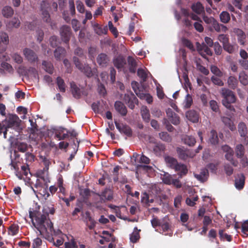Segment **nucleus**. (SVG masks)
I'll return each instance as SVG.
<instances>
[{"label": "nucleus", "mask_w": 248, "mask_h": 248, "mask_svg": "<svg viewBox=\"0 0 248 248\" xmlns=\"http://www.w3.org/2000/svg\"><path fill=\"white\" fill-rule=\"evenodd\" d=\"M221 94L223 97L222 104L231 111H234V107L231 105L236 101V96L234 93L229 89L223 88L221 89Z\"/></svg>", "instance_id": "nucleus-1"}, {"label": "nucleus", "mask_w": 248, "mask_h": 248, "mask_svg": "<svg viewBox=\"0 0 248 248\" xmlns=\"http://www.w3.org/2000/svg\"><path fill=\"white\" fill-rule=\"evenodd\" d=\"M73 60L76 67L87 77L91 78L94 76L95 71H96V69H92L88 64H83L79 59L76 56L73 58Z\"/></svg>", "instance_id": "nucleus-2"}, {"label": "nucleus", "mask_w": 248, "mask_h": 248, "mask_svg": "<svg viewBox=\"0 0 248 248\" xmlns=\"http://www.w3.org/2000/svg\"><path fill=\"white\" fill-rule=\"evenodd\" d=\"M123 101L131 109H133L135 108V104H138V100L137 98L132 92H129L124 94L123 97Z\"/></svg>", "instance_id": "nucleus-3"}, {"label": "nucleus", "mask_w": 248, "mask_h": 248, "mask_svg": "<svg viewBox=\"0 0 248 248\" xmlns=\"http://www.w3.org/2000/svg\"><path fill=\"white\" fill-rule=\"evenodd\" d=\"M62 40L66 44H68L71 38L72 31L70 26L63 25L60 29Z\"/></svg>", "instance_id": "nucleus-4"}, {"label": "nucleus", "mask_w": 248, "mask_h": 248, "mask_svg": "<svg viewBox=\"0 0 248 248\" xmlns=\"http://www.w3.org/2000/svg\"><path fill=\"white\" fill-rule=\"evenodd\" d=\"M221 149L223 152L226 153L225 155L226 159L229 161L234 166H237L238 162L235 161L233 158L234 154L233 149L228 145H223Z\"/></svg>", "instance_id": "nucleus-5"}, {"label": "nucleus", "mask_w": 248, "mask_h": 248, "mask_svg": "<svg viewBox=\"0 0 248 248\" xmlns=\"http://www.w3.org/2000/svg\"><path fill=\"white\" fill-rule=\"evenodd\" d=\"M23 52L26 60L31 63L37 62L39 61L37 55L33 50L25 48L23 49Z\"/></svg>", "instance_id": "nucleus-6"}, {"label": "nucleus", "mask_w": 248, "mask_h": 248, "mask_svg": "<svg viewBox=\"0 0 248 248\" xmlns=\"http://www.w3.org/2000/svg\"><path fill=\"white\" fill-rule=\"evenodd\" d=\"M47 216L48 215L43 214L41 215L40 217H37L36 219L38 225L39 226L37 229L41 234L44 233V231L47 230L46 224L48 220H47Z\"/></svg>", "instance_id": "nucleus-7"}, {"label": "nucleus", "mask_w": 248, "mask_h": 248, "mask_svg": "<svg viewBox=\"0 0 248 248\" xmlns=\"http://www.w3.org/2000/svg\"><path fill=\"white\" fill-rule=\"evenodd\" d=\"M21 120L16 114L9 115L7 120V127L16 128L19 126Z\"/></svg>", "instance_id": "nucleus-8"}, {"label": "nucleus", "mask_w": 248, "mask_h": 248, "mask_svg": "<svg viewBox=\"0 0 248 248\" xmlns=\"http://www.w3.org/2000/svg\"><path fill=\"white\" fill-rule=\"evenodd\" d=\"M115 124L120 133H123L129 137L132 136V131L129 126L123 124H119L116 121L115 122Z\"/></svg>", "instance_id": "nucleus-9"}, {"label": "nucleus", "mask_w": 248, "mask_h": 248, "mask_svg": "<svg viewBox=\"0 0 248 248\" xmlns=\"http://www.w3.org/2000/svg\"><path fill=\"white\" fill-rule=\"evenodd\" d=\"M109 58L105 53H100L96 58V62L100 67H106L109 62Z\"/></svg>", "instance_id": "nucleus-10"}, {"label": "nucleus", "mask_w": 248, "mask_h": 248, "mask_svg": "<svg viewBox=\"0 0 248 248\" xmlns=\"http://www.w3.org/2000/svg\"><path fill=\"white\" fill-rule=\"evenodd\" d=\"M233 32L237 36L238 42L242 46L246 44V35L245 32L239 28H234Z\"/></svg>", "instance_id": "nucleus-11"}, {"label": "nucleus", "mask_w": 248, "mask_h": 248, "mask_svg": "<svg viewBox=\"0 0 248 248\" xmlns=\"http://www.w3.org/2000/svg\"><path fill=\"white\" fill-rule=\"evenodd\" d=\"M48 8V4L45 1H43L41 4L42 18L45 22L50 23L51 19L50 18V15L47 9Z\"/></svg>", "instance_id": "nucleus-12"}, {"label": "nucleus", "mask_w": 248, "mask_h": 248, "mask_svg": "<svg viewBox=\"0 0 248 248\" xmlns=\"http://www.w3.org/2000/svg\"><path fill=\"white\" fill-rule=\"evenodd\" d=\"M86 222V225L89 230H92L94 229L96 226V222L91 217L89 211H86L85 213V220Z\"/></svg>", "instance_id": "nucleus-13"}, {"label": "nucleus", "mask_w": 248, "mask_h": 248, "mask_svg": "<svg viewBox=\"0 0 248 248\" xmlns=\"http://www.w3.org/2000/svg\"><path fill=\"white\" fill-rule=\"evenodd\" d=\"M9 43V37L5 32H2L0 36V51L4 52L6 50V46Z\"/></svg>", "instance_id": "nucleus-14"}, {"label": "nucleus", "mask_w": 248, "mask_h": 248, "mask_svg": "<svg viewBox=\"0 0 248 248\" xmlns=\"http://www.w3.org/2000/svg\"><path fill=\"white\" fill-rule=\"evenodd\" d=\"M114 108L122 116L126 115L127 110L126 107L121 101H117L115 102Z\"/></svg>", "instance_id": "nucleus-15"}, {"label": "nucleus", "mask_w": 248, "mask_h": 248, "mask_svg": "<svg viewBox=\"0 0 248 248\" xmlns=\"http://www.w3.org/2000/svg\"><path fill=\"white\" fill-rule=\"evenodd\" d=\"M213 22L211 24L212 28L217 32H226L228 29V28L221 24L218 23L215 19H211Z\"/></svg>", "instance_id": "nucleus-16"}, {"label": "nucleus", "mask_w": 248, "mask_h": 248, "mask_svg": "<svg viewBox=\"0 0 248 248\" xmlns=\"http://www.w3.org/2000/svg\"><path fill=\"white\" fill-rule=\"evenodd\" d=\"M70 87L73 97L76 99L80 98L83 93L75 82H70Z\"/></svg>", "instance_id": "nucleus-17"}, {"label": "nucleus", "mask_w": 248, "mask_h": 248, "mask_svg": "<svg viewBox=\"0 0 248 248\" xmlns=\"http://www.w3.org/2000/svg\"><path fill=\"white\" fill-rule=\"evenodd\" d=\"M245 177L243 174H238L235 180V186L238 190L243 188L245 185Z\"/></svg>", "instance_id": "nucleus-18"}, {"label": "nucleus", "mask_w": 248, "mask_h": 248, "mask_svg": "<svg viewBox=\"0 0 248 248\" xmlns=\"http://www.w3.org/2000/svg\"><path fill=\"white\" fill-rule=\"evenodd\" d=\"M174 169L176 171L179 172V178H182L183 176L186 175L188 172V170L186 165L182 163H178Z\"/></svg>", "instance_id": "nucleus-19"}, {"label": "nucleus", "mask_w": 248, "mask_h": 248, "mask_svg": "<svg viewBox=\"0 0 248 248\" xmlns=\"http://www.w3.org/2000/svg\"><path fill=\"white\" fill-rule=\"evenodd\" d=\"M186 117L188 120L193 123H197L199 121V115L194 110H190L186 112Z\"/></svg>", "instance_id": "nucleus-20"}, {"label": "nucleus", "mask_w": 248, "mask_h": 248, "mask_svg": "<svg viewBox=\"0 0 248 248\" xmlns=\"http://www.w3.org/2000/svg\"><path fill=\"white\" fill-rule=\"evenodd\" d=\"M113 64L118 69H121L126 64L124 58L122 56H118L113 60Z\"/></svg>", "instance_id": "nucleus-21"}, {"label": "nucleus", "mask_w": 248, "mask_h": 248, "mask_svg": "<svg viewBox=\"0 0 248 248\" xmlns=\"http://www.w3.org/2000/svg\"><path fill=\"white\" fill-rule=\"evenodd\" d=\"M176 152L179 157L182 160H186L187 158L190 157L189 151L184 149L183 148L177 147Z\"/></svg>", "instance_id": "nucleus-22"}, {"label": "nucleus", "mask_w": 248, "mask_h": 248, "mask_svg": "<svg viewBox=\"0 0 248 248\" xmlns=\"http://www.w3.org/2000/svg\"><path fill=\"white\" fill-rule=\"evenodd\" d=\"M194 176L197 180L204 182L207 180L208 176V170L206 169H202L200 174H194Z\"/></svg>", "instance_id": "nucleus-23"}, {"label": "nucleus", "mask_w": 248, "mask_h": 248, "mask_svg": "<svg viewBox=\"0 0 248 248\" xmlns=\"http://www.w3.org/2000/svg\"><path fill=\"white\" fill-rule=\"evenodd\" d=\"M238 131L241 137L246 139L248 134V128L246 124L244 122H240L238 125Z\"/></svg>", "instance_id": "nucleus-24"}, {"label": "nucleus", "mask_w": 248, "mask_h": 248, "mask_svg": "<svg viewBox=\"0 0 248 248\" xmlns=\"http://www.w3.org/2000/svg\"><path fill=\"white\" fill-rule=\"evenodd\" d=\"M165 161L167 166L172 169H174L178 163L176 158L169 155L165 157Z\"/></svg>", "instance_id": "nucleus-25"}, {"label": "nucleus", "mask_w": 248, "mask_h": 248, "mask_svg": "<svg viewBox=\"0 0 248 248\" xmlns=\"http://www.w3.org/2000/svg\"><path fill=\"white\" fill-rule=\"evenodd\" d=\"M222 47L224 50L229 54L234 53L238 48L237 45L231 44L230 42L224 45Z\"/></svg>", "instance_id": "nucleus-26"}, {"label": "nucleus", "mask_w": 248, "mask_h": 248, "mask_svg": "<svg viewBox=\"0 0 248 248\" xmlns=\"http://www.w3.org/2000/svg\"><path fill=\"white\" fill-rule=\"evenodd\" d=\"M94 30L95 33L99 35L106 34L108 31L107 26L102 27L98 24L94 25Z\"/></svg>", "instance_id": "nucleus-27"}, {"label": "nucleus", "mask_w": 248, "mask_h": 248, "mask_svg": "<svg viewBox=\"0 0 248 248\" xmlns=\"http://www.w3.org/2000/svg\"><path fill=\"white\" fill-rule=\"evenodd\" d=\"M128 63L129 66V71L131 73H135L137 68V62L132 57L128 56L127 58Z\"/></svg>", "instance_id": "nucleus-28"}, {"label": "nucleus", "mask_w": 248, "mask_h": 248, "mask_svg": "<svg viewBox=\"0 0 248 248\" xmlns=\"http://www.w3.org/2000/svg\"><path fill=\"white\" fill-rule=\"evenodd\" d=\"M184 143L189 146H193L195 145L196 141L195 138L191 136L186 135L182 138Z\"/></svg>", "instance_id": "nucleus-29"}, {"label": "nucleus", "mask_w": 248, "mask_h": 248, "mask_svg": "<svg viewBox=\"0 0 248 248\" xmlns=\"http://www.w3.org/2000/svg\"><path fill=\"white\" fill-rule=\"evenodd\" d=\"M14 10L9 6H5L2 9V14L6 18L11 17L14 15Z\"/></svg>", "instance_id": "nucleus-30"}, {"label": "nucleus", "mask_w": 248, "mask_h": 248, "mask_svg": "<svg viewBox=\"0 0 248 248\" xmlns=\"http://www.w3.org/2000/svg\"><path fill=\"white\" fill-rule=\"evenodd\" d=\"M140 230H138L137 227L134 228V232L130 236V240L131 242L136 243L138 242L140 238Z\"/></svg>", "instance_id": "nucleus-31"}, {"label": "nucleus", "mask_w": 248, "mask_h": 248, "mask_svg": "<svg viewBox=\"0 0 248 248\" xmlns=\"http://www.w3.org/2000/svg\"><path fill=\"white\" fill-rule=\"evenodd\" d=\"M238 80L237 78L233 76H230L227 80V84L229 88L232 89H235L238 85Z\"/></svg>", "instance_id": "nucleus-32"}, {"label": "nucleus", "mask_w": 248, "mask_h": 248, "mask_svg": "<svg viewBox=\"0 0 248 248\" xmlns=\"http://www.w3.org/2000/svg\"><path fill=\"white\" fill-rule=\"evenodd\" d=\"M141 115L144 121L148 123L150 120L149 110L146 107H142L141 109Z\"/></svg>", "instance_id": "nucleus-33"}, {"label": "nucleus", "mask_w": 248, "mask_h": 248, "mask_svg": "<svg viewBox=\"0 0 248 248\" xmlns=\"http://www.w3.org/2000/svg\"><path fill=\"white\" fill-rule=\"evenodd\" d=\"M43 68L49 74H52L54 70L53 65L51 62L43 61L42 62Z\"/></svg>", "instance_id": "nucleus-34"}, {"label": "nucleus", "mask_w": 248, "mask_h": 248, "mask_svg": "<svg viewBox=\"0 0 248 248\" xmlns=\"http://www.w3.org/2000/svg\"><path fill=\"white\" fill-rule=\"evenodd\" d=\"M219 18L221 22L226 24L230 21L231 16L228 12L222 11L219 15Z\"/></svg>", "instance_id": "nucleus-35"}, {"label": "nucleus", "mask_w": 248, "mask_h": 248, "mask_svg": "<svg viewBox=\"0 0 248 248\" xmlns=\"http://www.w3.org/2000/svg\"><path fill=\"white\" fill-rule=\"evenodd\" d=\"M223 123L227 126L231 131H234L235 129V126L232 121L228 117H223L222 118Z\"/></svg>", "instance_id": "nucleus-36"}, {"label": "nucleus", "mask_w": 248, "mask_h": 248, "mask_svg": "<svg viewBox=\"0 0 248 248\" xmlns=\"http://www.w3.org/2000/svg\"><path fill=\"white\" fill-rule=\"evenodd\" d=\"M56 83L61 92H65L66 85L64 81V80L61 77H58L57 78Z\"/></svg>", "instance_id": "nucleus-37"}, {"label": "nucleus", "mask_w": 248, "mask_h": 248, "mask_svg": "<svg viewBox=\"0 0 248 248\" xmlns=\"http://www.w3.org/2000/svg\"><path fill=\"white\" fill-rule=\"evenodd\" d=\"M20 22L18 18H14L10 20L6 25L7 28L8 29H12L13 28H17L20 26Z\"/></svg>", "instance_id": "nucleus-38"}, {"label": "nucleus", "mask_w": 248, "mask_h": 248, "mask_svg": "<svg viewBox=\"0 0 248 248\" xmlns=\"http://www.w3.org/2000/svg\"><path fill=\"white\" fill-rule=\"evenodd\" d=\"M103 236H100L102 238L104 239L106 242H108L110 241L114 242L115 240V237L108 231H103L102 232Z\"/></svg>", "instance_id": "nucleus-39"}, {"label": "nucleus", "mask_w": 248, "mask_h": 248, "mask_svg": "<svg viewBox=\"0 0 248 248\" xmlns=\"http://www.w3.org/2000/svg\"><path fill=\"white\" fill-rule=\"evenodd\" d=\"M235 150L236 155L238 158H241L244 156L245 154V148L242 144H239L237 145Z\"/></svg>", "instance_id": "nucleus-40"}, {"label": "nucleus", "mask_w": 248, "mask_h": 248, "mask_svg": "<svg viewBox=\"0 0 248 248\" xmlns=\"http://www.w3.org/2000/svg\"><path fill=\"white\" fill-rule=\"evenodd\" d=\"M1 67L2 68L0 69V73H2L4 70H6L8 73H12L14 71L13 67L9 63L6 62H2L1 63Z\"/></svg>", "instance_id": "nucleus-41"}, {"label": "nucleus", "mask_w": 248, "mask_h": 248, "mask_svg": "<svg viewBox=\"0 0 248 248\" xmlns=\"http://www.w3.org/2000/svg\"><path fill=\"white\" fill-rule=\"evenodd\" d=\"M209 141L211 144L216 145L218 143V138L217 132L215 130H212L210 132Z\"/></svg>", "instance_id": "nucleus-42"}, {"label": "nucleus", "mask_w": 248, "mask_h": 248, "mask_svg": "<svg viewBox=\"0 0 248 248\" xmlns=\"http://www.w3.org/2000/svg\"><path fill=\"white\" fill-rule=\"evenodd\" d=\"M65 53V49L61 46L57 47L54 52L55 57L57 60H60L61 58L64 55Z\"/></svg>", "instance_id": "nucleus-43"}, {"label": "nucleus", "mask_w": 248, "mask_h": 248, "mask_svg": "<svg viewBox=\"0 0 248 248\" xmlns=\"http://www.w3.org/2000/svg\"><path fill=\"white\" fill-rule=\"evenodd\" d=\"M47 230L46 231H44V232H47L48 233H50L51 234L57 235V233L55 231L54 229L53 225L52 222L48 219L46 224Z\"/></svg>", "instance_id": "nucleus-44"}, {"label": "nucleus", "mask_w": 248, "mask_h": 248, "mask_svg": "<svg viewBox=\"0 0 248 248\" xmlns=\"http://www.w3.org/2000/svg\"><path fill=\"white\" fill-rule=\"evenodd\" d=\"M239 79L240 83L244 86L248 84V75L244 71H242L239 73Z\"/></svg>", "instance_id": "nucleus-45"}, {"label": "nucleus", "mask_w": 248, "mask_h": 248, "mask_svg": "<svg viewBox=\"0 0 248 248\" xmlns=\"http://www.w3.org/2000/svg\"><path fill=\"white\" fill-rule=\"evenodd\" d=\"M44 186L43 182L39 179H37L36 183L33 184V186H31V188L35 194H37V192L42 188Z\"/></svg>", "instance_id": "nucleus-46"}, {"label": "nucleus", "mask_w": 248, "mask_h": 248, "mask_svg": "<svg viewBox=\"0 0 248 248\" xmlns=\"http://www.w3.org/2000/svg\"><path fill=\"white\" fill-rule=\"evenodd\" d=\"M165 150V146L162 143H157L153 148V151L156 155H159Z\"/></svg>", "instance_id": "nucleus-47"}, {"label": "nucleus", "mask_w": 248, "mask_h": 248, "mask_svg": "<svg viewBox=\"0 0 248 248\" xmlns=\"http://www.w3.org/2000/svg\"><path fill=\"white\" fill-rule=\"evenodd\" d=\"M193 103V99L192 96L189 94H187L184 99L183 102V106L185 108H189Z\"/></svg>", "instance_id": "nucleus-48"}, {"label": "nucleus", "mask_w": 248, "mask_h": 248, "mask_svg": "<svg viewBox=\"0 0 248 248\" xmlns=\"http://www.w3.org/2000/svg\"><path fill=\"white\" fill-rule=\"evenodd\" d=\"M192 10L198 14H201L204 12V7L200 2H197L192 6Z\"/></svg>", "instance_id": "nucleus-49"}, {"label": "nucleus", "mask_w": 248, "mask_h": 248, "mask_svg": "<svg viewBox=\"0 0 248 248\" xmlns=\"http://www.w3.org/2000/svg\"><path fill=\"white\" fill-rule=\"evenodd\" d=\"M66 129L62 127H60L59 128H53V133L54 134V138L60 140V139L61 137L62 134L65 131Z\"/></svg>", "instance_id": "nucleus-50"}, {"label": "nucleus", "mask_w": 248, "mask_h": 248, "mask_svg": "<svg viewBox=\"0 0 248 248\" xmlns=\"http://www.w3.org/2000/svg\"><path fill=\"white\" fill-rule=\"evenodd\" d=\"M219 236L221 240H227L231 242L232 240V237L231 235L224 232L223 230H219L218 232Z\"/></svg>", "instance_id": "nucleus-51"}, {"label": "nucleus", "mask_w": 248, "mask_h": 248, "mask_svg": "<svg viewBox=\"0 0 248 248\" xmlns=\"http://www.w3.org/2000/svg\"><path fill=\"white\" fill-rule=\"evenodd\" d=\"M19 231V226L16 224H12L8 228V233L12 235H16Z\"/></svg>", "instance_id": "nucleus-52"}, {"label": "nucleus", "mask_w": 248, "mask_h": 248, "mask_svg": "<svg viewBox=\"0 0 248 248\" xmlns=\"http://www.w3.org/2000/svg\"><path fill=\"white\" fill-rule=\"evenodd\" d=\"M101 196L104 197L107 201H111L113 199V192L112 191L109 189H106L104 190Z\"/></svg>", "instance_id": "nucleus-53"}, {"label": "nucleus", "mask_w": 248, "mask_h": 248, "mask_svg": "<svg viewBox=\"0 0 248 248\" xmlns=\"http://www.w3.org/2000/svg\"><path fill=\"white\" fill-rule=\"evenodd\" d=\"M209 46H207L206 45L203 44V45L198 47L199 51H202L206 53V54L209 56H212L213 52L211 49L209 47Z\"/></svg>", "instance_id": "nucleus-54"}, {"label": "nucleus", "mask_w": 248, "mask_h": 248, "mask_svg": "<svg viewBox=\"0 0 248 248\" xmlns=\"http://www.w3.org/2000/svg\"><path fill=\"white\" fill-rule=\"evenodd\" d=\"M160 138L163 141L167 142H171V137L166 132H162L159 134Z\"/></svg>", "instance_id": "nucleus-55"}, {"label": "nucleus", "mask_w": 248, "mask_h": 248, "mask_svg": "<svg viewBox=\"0 0 248 248\" xmlns=\"http://www.w3.org/2000/svg\"><path fill=\"white\" fill-rule=\"evenodd\" d=\"M138 76L141 79L142 82L146 81L148 75L146 72L142 68L138 69L137 71Z\"/></svg>", "instance_id": "nucleus-56"}, {"label": "nucleus", "mask_w": 248, "mask_h": 248, "mask_svg": "<svg viewBox=\"0 0 248 248\" xmlns=\"http://www.w3.org/2000/svg\"><path fill=\"white\" fill-rule=\"evenodd\" d=\"M217 39L222 44V46L229 42V37L227 34H219L218 36Z\"/></svg>", "instance_id": "nucleus-57"}, {"label": "nucleus", "mask_w": 248, "mask_h": 248, "mask_svg": "<svg viewBox=\"0 0 248 248\" xmlns=\"http://www.w3.org/2000/svg\"><path fill=\"white\" fill-rule=\"evenodd\" d=\"M215 54L217 55H220L222 52V47L218 42L214 43L213 46Z\"/></svg>", "instance_id": "nucleus-58"}, {"label": "nucleus", "mask_w": 248, "mask_h": 248, "mask_svg": "<svg viewBox=\"0 0 248 248\" xmlns=\"http://www.w3.org/2000/svg\"><path fill=\"white\" fill-rule=\"evenodd\" d=\"M108 26L109 31L114 35L115 38H117L118 36V31L117 28L113 26L112 22L110 21L108 22Z\"/></svg>", "instance_id": "nucleus-59"}, {"label": "nucleus", "mask_w": 248, "mask_h": 248, "mask_svg": "<svg viewBox=\"0 0 248 248\" xmlns=\"http://www.w3.org/2000/svg\"><path fill=\"white\" fill-rule=\"evenodd\" d=\"M40 158L42 159V162L43 163L45 167L44 170L47 171L49 169V165L51 164L50 159H48L45 156H41Z\"/></svg>", "instance_id": "nucleus-60"}, {"label": "nucleus", "mask_w": 248, "mask_h": 248, "mask_svg": "<svg viewBox=\"0 0 248 248\" xmlns=\"http://www.w3.org/2000/svg\"><path fill=\"white\" fill-rule=\"evenodd\" d=\"M211 71L217 77H221L223 76L222 72L217 66L212 65L211 66Z\"/></svg>", "instance_id": "nucleus-61"}, {"label": "nucleus", "mask_w": 248, "mask_h": 248, "mask_svg": "<svg viewBox=\"0 0 248 248\" xmlns=\"http://www.w3.org/2000/svg\"><path fill=\"white\" fill-rule=\"evenodd\" d=\"M37 193L42 195L45 199H47L49 196V194L47 191V186H44L42 188L37 192Z\"/></svg>", "instance_id": "nucleus-62"}, {"label": "nucleus", "mask_w": 248, "mask_h": 248, "mask_svg": "<svg viewBox=\"0 0 248 248\" xmlns=\"http://www.w3.org/2000/svg\"><path fill=\"white\" fill-rule=\"evenodd\" d=\"M173 178L172 175L167 174H165L163 178V182L167 185H171Z\"/></svg>", "instance_id": "nucleus-63"}, {"label": "nucleus", "mask_w": 248, "mask_h": 248, "mask_svg": "<svg viewBox=\"0 0 248 248\" xmlns=\"http://www.w3.org/2000/svg\"><path fill=\"white\" fill-rule=\"evenodd\" d=\"M241 231L244 234L248 236V220L244 221L241 226Z\"/></svg>", "instance_id": "nucleus-64"}]
</instances>
